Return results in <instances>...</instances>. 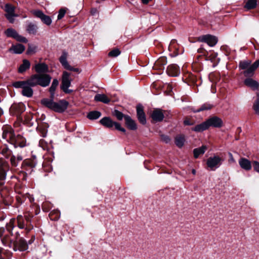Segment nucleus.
<instances>
[{
  "mask_svg": "<svg viewBox=\"0 0 259 259\" xmlns=\"http://www.w3.org/2000/svg\"><path fill=\"white\" fill-rule=\"evenodd\" d=\"M51 79L52 77L48 74H35L29 78V82L31 86L39 85L42 87H47L50 84Z\"/></svg>",
  "mask_w": 259,
  "mask_h": 259,
  "instance_id": "1",
  "label": "nucleus"
},
{
  "mask_svg": "<svg viewBox=\"0 0 259 259\" xmlns=\"http://www.w3.org/2000/svg\"><path fill=\"white\" fill-rule=\"evenodd\" d=\"M33 217V214L29 211L24 213V217L19 215L17 217L18 227L20 229H25L28 232L31 230L33 229V226L31 225V219Z\"/></svg>",
  "mask_w": 259,
  "mask_h": 259,
  "instance_id": "2",
  "label": "nucleus"
},
{
  "mask_svg": "<svg viewBox=\"0 0 259 259\" xmlns=\"http://www.w3.org/2000/svg\"><path fill=\"white\" fill-rule=\"evenodd\" d=\"M70 73L66 71H64L63 72L61 89L65 93H71L72 92V90L68 89L71 85L72 80L70 77Z\"/></svg>",
  "mask_w": 259,
  "mask_h": 259,
  "instance_id": "3",
  "label": "nucleus"
},
{
  "mask_svg": "<svg viewBox=\"0 0 259 259\" xmlns=\"http://www.w3.org/2000/svg\"><path fill=\"white\" fill-rule=\"evenodd\" d=\"M100 122L101 124L106 127L111 128L114 126L116 130L123 133L125 132V130L124 128L121 127L119 123L113 121L111 118L108 117H105L102 118L100 120Z\"/></svg>",
  "mask_w": 259,
  "mask_h": 259,
  "instance_id": "4",
  "label": "nucleus"
},
{
  "mask_svg": "<svg viewBox=\"0 0 259 259\" xmlns=\"http://www.w3.org/2000/svg\"><path fill=\"white\" fill-rule=\"evenodd\" d=\"M222 161L223 159L220 156L213 155L207 159L206 164L211 170H214L221 166Z\"/></svg>",
  "mask_w": 259,
  "mask_h": 259,
  "instance_id": "5",
  "label": "nucleus"
},
{
  "mask_svg": "<svg viewBox=\"0 0 259 259\" xmlns=\"http://www.w3.org/2000/svg\"><path fill=\"white\" fill-rule=\"evenodd\" d=\"M17 236L16 237V240L18 239V234H16ZM11 244H13V249L15 251L19 250L21 251H23L27 249L28 245L26 242L22 238H20L18 240H13L12 243Z\"/></svg>",
  "mask_w": 259,
  "mask_h": 259,
  "instance_id": "6",
  "label": "nucleus"
},
{
  "mask_svg": "<svg viewBox=\"0 0 259 259\" xmlns=\"http://www.w3.org/2000/svg\"><path fill=\"white\" fill-rule=\"evenodd\" d=\"M3 138L12 144L16 137L13 128L10 126L5 125L3 127Z\"/></svg>",
  "mask_w": 259,
  "mask_h": 259,
  "instance_id": "7",
  "label": "nucleus"
},
{
  "mask_svg": "<svg viewBox=\"0 0 259 259\" xmlns=\"http://www.w3.org/2000/svg\"><path fill=\"white\" fill-rule=\"evenodd\" d=\"M31 13L34 16L39 18L43 23L48 26L51 24L52 20L51 17L45 15L41 11L35 10L32 11Z\"/></svg>",
  "mask_w": 259,
  "mask_h": 259,
  "instance_id": "8",
  "label": "nucleus"
},
{
  "mask_svg": "<svg viewBox=\"0 0 259 259\" xmlns=\"http://www.w3.org/2000/svg\"><path fill=\"white\" fill-rule=\"evenodd\" d=\"M5 11L6 12V17L10 23H13L14 22V17L18 16L15 13V7L10 4H7L5 5Z\"/></svg>",
  "mask_w": 259,
  "mask_h": 259,
  "instance_id": "9",
  "label": "nucleus"
},
{
  "mask_svg": "<svg viewBox=\"0 0 259 259\" xmlns=\"http://www.w3.org/2000/svg\"><path fill=\"white\" fill-rule=\"evenodd\" d=\"M199 41L206 43L210 47L214 46L218 42V38L210 34L202 35L198 38Z\"/></svg>",
  "mask_w": 259,
  "mask_h": 259,
  "instance_id": "10",
  "label": "nucleus"
},
{
  "mask_svg": "<svg viewBox=\"0 0 259 259\" xmlns=\"http://www.w3.org/2000/svg\"><path fill=\"white\" fill-rule=\"evenodd\" d=\"M68 105L69 103L64 100H60L58 102H54L53 110L59 113L63 112L67 109Z\"/></svg>",
  "mask_w": 259,
  "mask_h": 259,
  "instance_id": "11",
  "label": "nucleus"
},
{
  "mask_svg": "<svg viewBox=\"0 0 259 259\" xmlns=\"http://www.w3.org/2000/svg\"><path fill=\"white\" fill-rule=\"evenodd\" d=\"M24 110L25 106L22 103L13 104L10 109L11 114L17 117L19 116Z\"/></svg>",
  "mask_w": 259,
  "mask_h": 259,
  "instance_id": "12",
  "label": "nucleus"
},
{
  "mask_svg": "<svg viewBox=\"0 0 259 259\" xmlns=\"http://www.w3.org/2000/svg\"><path fill=\"white\" fill-rule=\"evenodd\" d=\"M9 169L8 163L2 158H0V180H4L6 177L7 172Z\"/></svg>",
  "mask_w": 259,
  "mask_h": 259,
  "instance_id": "13",
  "label": "nucleus"
},
{
  "mask_svg": "<svg viewBox=\"0 0 259 259\" xmlns=\"http://www.w3.org/2000/svg\"><path fill=\"white\" fill-rule=\"evenodd\" d=\"M259 66V59L256 60L250 66L242 72L245 77H251L253 75L254 71Z\"/></svg>",
  "mask_w": 259,
  "mask_h": 259,
  "instance_id": "14",
  "label": "nucleus"
},
{
  "mask_svg": "<svg viewBox=\"0 0 259 259\" xmlns=\"http://www.w3.org/2000/svg\"><path fill=\"white\" fill-rule=\"evenodd\" d=\"M207 123L208 125V127L213 126L214 127H221L223 125V121L222 120L217 117L213 116L208 119L207 120Z\"/></svg>",
  "mask_w": 259,
  "mask_h": 259,
  "instance_id": "15",
  "label": "nucleus"
},
{
  "mask_svg": "<svg viewBox=\"0 0 259 259\" xmlns=\"http://www.w3.org/2000/svg\"><path fill=\"white\" fill-rule=\"evenodd\" d=\"M136 109L137 117L139 122L142 124H145L146 123V119L143 106L138 105Z\"/></svg>",
  "mask_w": 259,
  "mask_h": 259,
  "instance_id": "16",
  "label": "nucleus"
},
{
  "mask_svg": "<svg viewBox=\"0 0 259 259\" xmlns=\"http://www.w3.org/2000/svg\"><path fill=\"white\" fill-rule=\"evenodd\" d=\"M9 234L10 233L7 232V229L5 230L4 228H0V237L2 242L5 244L12 243L13 241V239L10 238L9 236Z\"/></svg>",
  "mask_w": 259,
  "mask_h": 259,
  "instance_id": "17",
  "label": "nucleus"
},
{
  "mask_svg": "<svg viewBox=\"0 0 259 259\" xmlns=\"http://www.w3.org/2000/svg\"><path fill=\"white\" fill-rule=\"evenodd\" d=\"M167 74L171 76H178L180 73L179 67L176 64H171L168 66L167 69Z\"/></svg>",
  "mask_w": 259,
  "mask_h": 259,
  "instance_id": "18",
  "label": "nucleus"
},
{
  "mask_svg": "<svg viewBox=\"0 0 259 259\" xmlns=\"http://www.w3.org/2000/svg\"><path fill=\"white\" fill-rule=\"evenodd\" d=\"M34 69L37 72L36 74H47V73L49 72V67L44 63H40L35 64Z\"/></svg>",
  "mask_w": 259,
  "mask_h": 259,
  "instance_id": "19",
  "label": "nucleus"
},
{
  "mask_svg": "<svg viewBox=\"0 0 259 259\" xmlns=\"http://www.w3.org/2000/svg\"><path fill=\"white\" fill-rule=\"evenodd\" d=\"M167 64V59L165 57L159 58L155 63L153 67L155 69L162 70L164 68V66Z\"/></svg>",
  "mask_w": 259,
  "mask_h": 259,
  "instance_id": "20",
  "label": "nucleus"
},
{
  "mask_svg": "<svg viewBox=\"0 0 259 259\" xmlns=\"http://www.w3.org/2000/svg\"><path fill=\"white\" fill-rule=\"evenodd\" d=\"M151 117L155 122H159L163 120L164 118V114L161 110L156 109L152 112Z\"/></svg>",
  "mask_w": 259,
  "mask_h": 259,
  "instance_id": "21",
  "label": "nucleus"
},
{
  "mask_svg": "<svg viewBox=\"0 0 259 259\" xmlns=\"http://www.w3.org/2000/svg\"><path fill=\"white\" fill-rule=\"evenodd\" d=\"M12 144H13L15 147H24L26 145V140L21 136L17 135L14 140V142H12Z\"/></svg>",
  "mask_w": 259,
  "mask_h": 259,
  "instance_id": "22",
  "label": "nucleus"
},
{
  "mask_svg": "<svg viewBox=\"0 0 259 259\" xmlns=\"http://www.w3.org/2000/svg\"><path fill=\"white\" fill-rule=\"evenodd\" d=\"M239 164L240 167L245 170H249L251 168V162L245 158H241L239 160Z\"/></svg>",
  "mask_w": 259,
  "mask_h": 259,
  "instance_id": "23",
  "label": "nucleus"
},
{
  "mask_svg": "<svg viewBox=\"0 0 259 259\" xmlns=\"http://www.w3.org/2000/svg\"><path fill=\"white\" fill-rule=\"evenodd\" d=\"M33 86L30 85L29 84H27L25 85L22 89L21 94L23 96L30 98L33 96V91L31 87Z\"/></svg>",
  "mask_w": 259,
  "mask_h": 259,
  "instance_id": "24",
  "label": "nucleus"
},
{
  "mask_svg": "<svg viewBox=\"0 0 259 259\" xmlns=\"http://www.w3.org/2000/svg\"><path fill=\"white\" fill-rule=\"evenodd\" d=\"M125 124L127 127L131 130H136L137 128V124L135 121L133 120L128 115L124 116Z\"/></svg>",
  "mask_w": 259,
  "mask_h": 259,
  "instance_id": "25",
  "label": "nucleus"
},
{
  "mask_svg": "<svg viewBox=\"0 0 259 259\" xmlns=\"http://www.w3.org/2000/svg\"><path fill=\"white\" fill-rule=\"evenodd\" d=\"M244 84L253 90H257L259 86V83L256 81L250 78L245 79Z\"/></svg>",
  "mask_w": 259,
  "mask_h": 259,
  "instance_id": "26",
  "label": "nucleus"
},
{
  "mask_svg": "<svg viewBox=\"0 0 259 259\" xmlns=\"http://www.w3.org/2000/svg\"><path fill=\"white\" fill-rule=\"evenodd\" d=\"M25 50V47L22 44L13 45L10 49V51H13L15 54H21Z\"/></svg>",
  "mask_w": 259,
  "mask_h": 259,
  "instance_id": "27",
  "label": "nucleus"
},
{
  "mask_svg": "<svg viewBox=\"0 0 259 259\" xmlns=\"http://www.w3.org/2000/svg\"><path fill=\"white\" fill-rule=\"evenodd\" d=\"M94 100L97 102H101L105 104L109 103L111 100L105 94H97Z\"/></svg>",
  "mask_w": 259,
  "mask_h": 259,
  "instance_id": "28",
  "label": "nucleus"
},
{
  "mask_svg": "<svg viewBox=\"0 0 259 259\" xmlns=\"http://www.w3.org/2000/svg\"><path fill=\"white\" fill-rule=\"evenodd\" d=\"M208 128L207 121H205L199 124H197L192 128V130L196 132H201Z\"/></svg>",
  "mask_w": 259,
  "mask_h": 259,
  "instance_id": "29",
  "label": "nucleus"
},
{
  "mask_svg": "<svg viewBox=\"0 0 259 259\" xmlns=\"http://www.w3.org/2000/svg\"><path fill=\"white\" fill-rule=\"evenodd\" d=\"M207 147L205 145L202 146L201 147L195 148L193 150L194 156L195 158H197L199 155L203 154L207 149Z\"/></svg>",
  "mask_w": 259,
  "mask_h": 259,
  "instance_id": "30",
  "label": "nucleus"
},
{
  "mask_svg": "<svg viewBox=\"0 0 259 259\" xmlns=\"http://www.w3.org/2000/svg\"><path fill=\"white\" fill-rule=\"evenodd\" d=\"M59 84L58 80L55 78L53 79V82L52 83L51 86L49 89V92L51 94V98L54 99L55 97V92L57 87H58Z\"/></svg>",
  "mask_w": 259,
  "mask_h": 259,
  "instance_id": "31",
  "label": "nucleus"
},
{
  "mask_svg": "<svg viewBox=\"0 0 259 259\" xmlns=\"http://www.w3.org/2000/svg\"><path fill=\"white\" fill-rule=\"evenodd\" d=\"M67 53L63 52L62 56L60 57L59 60L62 66L65 68L70 67V65L67 61Z\"/></svg>",
  "mask_w": 259,
  "mask_h": 259,
  "instance_id": "32",
  "label": "nucleus"
},
{
  "mask_svg": "<svg viewBox=\"0 0 259 259\" xmlns=\"http://www.w3.org/2000/svg\"><path fill=\"white\" fill-rule=\"evenodd\" d=\"M43 99L41 100V103L45 106L53 110V105L54 102L53 101L54 99Z\"/></svg>",
  "mask_w": 259,
  "mask_h": 259,
  "instance_id": "33",
  "label": "nucleus"
},
{
  "mask_svg": "<svg viewBox=\"0 0 259 259\" xmlns=\"http://www.w3.org/2000/svg\"><path fill=\"white\" fill-rule=\"evenodd\" d=\"M30 66V62L27 60H24L22 64L19 68V72L22 73L29 69Z\"/></svg>",
  "mask_w": 259,
  "mask_h": 259,
  "instance_id": "34",
  "label": "nucleus"
},
{
  "mask_svg": "<svg viewBox=\"0 0 259 259\" xmlns=\"http://www.w3.org/2000/svg\"><path fill=\"white\" fill-rule=\"evenodd\" d=\"M101 115V113L99 111H93L89 112L87 115V117L91 120H95L99 118Z\"/></svg>",
  "mask_w": 259,
  "mask_h": 259,
  "instance_id": "35",
  "label": "nucleus"
},
{
  "mask_svg": "<svg viewBox=\"0 0 259 259\" xmlns=\"http://www.w3.org/2000/svg\"><path fill=\"white\" fill-rule=\"evenodd\" d=\"M15 219H12L10 222L7 224L6 229L9 233H10L11 236H13L12 230L15 227Z\"/></svg>",
  "mask_w": 259,
  "mask_h": 259,
  "instance_id": "36",
  "label": "nucleus"
},
{
  "mask_svg": "<svg viewBox=\"0 0 259 259\" xmlns=\"http://www.w3.org/2000/svg\"><path fill=\"white\" fill-rule=\"evenodd\" d=\"M37 29V26L32 23H30L28 24L26 27L27 31L30 34H34L36 33Z\"/></svg>",
  "mask_w": 259,
  "mask_h": 259,
  "instance_id": "37",
  "label": "nucleus"
},
{
  "mask_svg": "<svg viewBox=\"0 0 259 259\" xmlns=\"http://www.w3.org/2000/svg\"><path fill=\"white\" fill-rule=\"evenodd\" d=\"M251 61L250 60L241 61L239 62V68L242 70H246L247 68L250 66Z\"/></svg>",
  "mask_w": 259,
  "mask_h": 259,
  "instance_id": "38",
  "label": "nucleus"
},
{
  "mask_svg": "<svg viewBox=\"0 0 259 259\" xmlns=\"http://www.w3.org/2000/svg\"><path fill=\"white\" fill-rule=\"evenodd\" d=\"M5 33L7 36L9 37H13L15 39L18 34L15 29L11 28L7 29L5 31Z\"/></svg>",
  "mask_w": 259,
  "mask_h": 259,
  "instance_id": "39",
  "label": "nucleus"
},
{
  "mask_svg": "<svg viewBox=\"0 0 259 259\" xmlns=\"http://www.w3.org/2000/svg\"><path fill=\"white\" fill-rule=\"evenodd\" d=\"M27 84H29V79L25 81H18L14 82L13 83V85L15 88H22L23 89L24 87Z\"/></svg>",
  "mask_w": 259,
  "mask_h": 259,
  "instance_id": "40",
  "label": "nucleus"
},
{
  "mask_svg": "<svg viewBox=\"0 0 259 259\" xmlns=\"http://www.w3.org/2000/svg\"><path fill=\"white\" fill-rule=\"evenodd\" d=\"M1 153L8 158L12 155V151L7 146H5L2 148Z\"/></svg>",
  "mask_w": 259,
  "mask_h": 259,
  "instance_id": "41",
  "label": "nucleus"
},
{
  "mask_svg": "<svg viewBox=\"0 0 259 259\" xmlns=\"http://www.w3.org/2000/svg\"><path fill=\"white\" fill-rule=\"evenodd\" d=\"M257 4V0H246L245 8L247 9L254 8Z\"/></svg>",
  "mask_w": 259,
  "mask_h": 259,
  "instance_id": "42",
  "label": "nucleus"
},
{
  "mask_svg": "<svg viewBox=\"0 0 259 259\" xmlns=\"http://www.w3.org/2000/svg\"><path fill=\"white\" fill-rule=\"evenodd\" d=\"M185 138L184 136H179L175 138V143L179 147H182L184 143Z\"/></svg>",
  "mask_w": 259,
  "mask_h": 259,
  "instance_id": "43",
  "label": "nucleus"
},
{
  "mask_svg": "<svg viewBox=\"0 0 259 259\" xmlns=\"http://www.w3.org/2000/svg\"><path fill=\"white\" fill-rule=\"evenodd\" d=\"M253 108L255 113L259 115V93L257 94V98L253 104Z\"/></svg>",
  "mask_w": 259,
  "mask_h": 259,
  "instance_id": "44",
  "label": "nucleus"
},
{
  "mask_svg": "<svg viewBox=\"0 0 259 259\" xmlns=\"http://www.w3.org/2000/svg\"><path fill=\"white\" fill-rule=\"evenodd\" d=\"M212 106L210 104H204L202 105L200 108L198 109L196 111V112H200V111H202L203 110H209V109H210L212 108Z\"/></svg>",
  "mask_w": 259,
  "mask_h": 259,
  "instance_id": "45",
  "label": "nucleus"
},
{
  "mask_svg": "<svg viewBox=\"0 0 259 259\" xmlns=\"http://www.w3.org/2000/svg\"><path fill=\"white\" fill-rule=\"evenodd\" d=\"M120 54V51L118 49H115L110 51L108 55L110 57H116L118 56Z\"/></svg>",
  "mask_w": 259,
  "mask_h": 259,
  "instance_id": "46",
  "label": "nucleus"
},
{
  "mask_svg": "<svg viewBox=\"0 0 259 259\" xmlns=\"http://www.w3.org/2000/svg\"><path fill=\"white\" fill-rule=\"evenodd\" d=\"M114 114L117 117V118L119 120H121L123 119V118H124V116H125L122 112H121L117 110H115L114 111Z\"/></svg>",
  "mask_w": 259,
  "mask_h": 259,
  "instance_id": "47",
  "label": "nucleus"
},
{
  "mask_svg": "<svg viewBox=\"0 0 259 259\" xmlns=\"http://www.w3.org/2000/svg\"><path fill=\"white\" fill-rule=\"evenodd\" d=\"M10 162L12 166L16 167L18 165V161L16 160V156L12 155L10 159Z\"/></svg>",
  "mask_w": 259,
  "mask_h": 259,
  "instance_id": "48",
  "label": "nucleus"
},
{
  "mask_svg": "<svg viewBox=\"0 0 259 259\" xmlns=\"http://www.w3.org/2000/svg\"><path fill=\"white\" fill-rule=\"evenodd\" d=\"M15 39L19 41L26 43L27 42V39L25 37H23L19 34H18L17 37Z\"/></svg>",
  "mask_w": 259,
  "mask_h": 259,
  "instance_id": "49",
  "label": "nucleus"
},
{
  "mask_svg": "<svg viewBox=\"0 0 259 259\" xmlns=\"http://www.w3.org/2000/svg\"><path fill=\"white\" fill-rule=\"evenodd\" d=\"M66 13V11L64 9H61L59 11V14L58 15V19H61L65 15Z\"/></svg>",
  "mask_w": 259,
  "mask_h": 259,
  "instance_id": "50",
  "label": "nucleus"
},
{
  "mask_svg": "<svg viewBox=\"0 0 259 259\" xmlns=\"http://www.w3.org/2000/svg\"><path fill=\"white\" fill-rule=\"evenodd\" d=\"M253 165L254 170L259 173V162L256 161H254L253 162Z\"/></svg>",
  "mask_w": 259,
  "mask_h": 259,
  "instance_id": "51",
  "label": "nucleus"
},
{
  "mask_svg": "<svg viewBox=\"0 0 259 259\" xmlns=\"http://www.w3.org/2000/svg\"><path fill=\"white\" fill-rule=\"evenodd\" d=\"M161 139L162 141L166 143H168L170 141V139L169 138V137L165 135H161Z\"/></svg>",
  "mask_w": 259,
  "mask_h": 259,
  "instance_id": "52",
  "label": "nucleus"
},
{
  "mask_svg": "<svg viewBox=\"0 0 259 259\" xmlns=\"http://www.w3.org/2000/svg\"><path fill=\"white\" fill-rule=\"evenodd\" d=\"M35 49H36V47H31L29 45V47L28 48L27 53L28 54H31L32 53H34L35 52Z\"/></svg>",
  "mask_w": 259,
  "mask_h": 259,
  "instance_id": "53",
  "label": "nucleus"
},
{
  "mask_svg": "<svg viewBox=\"0 0 259 259\" xmlns=\"http://www.w3.org/2000/svg\"><path fill=\"white\" fill-rule=\"evenodd\" d=\"M229 161L230 162V163H235V160L233 157V156L232 155V153H229Z\"/></svg>",
  "mask_w": 259,
  "mask_h": 259,
  "instance_id": "54",
  "label": "nucleus"
},
{
  "mask_svg": "<svg viewBox=\"0 0 259 259\" xmlns=\"http://www.w3.org/2000/svg\"><path fill=\"white\" fill-rule=\"evenodd\" d=\"M184 123L185 125H191L193 124V123L188 119L185 120L184 121Z\"/></svg>",
  "mask_w": 259,
  "mask_h": 259,
  "instance_id": "55",
  "label": "nucleus"
},
{
  "mask_svg": "<svg viewBox=\"0 0 259 259\" xmlns=\"http://www.w3.org/2000/svg\"><path fill=\"white\" fill-rule=\"evenodd\" d=\"M67 69H68L69 70H70V71H75V72H77L78 71V69L74 68L71 67L70 65V67L67 68Z\"/></svg>",
  "mask_w": 259,
  "mask_h": 259,
  "instance_id": "56",
  "label": "nucleus"
},
{
  "mask_svg": "<svg viewBox=\"0 0 259 259\" xmlns=\"http://www.w3.org/2000/svg\"><path fill=\"white\" fill-rule=\"evenodd\" d=\"M22 159L23 157L21 155H17L16 157V160L18 162L22 160Z\"/></svg>",
  "mask_w": 259,
  "mask_h": 259,
  "instance_id": "57",
  "label": "nucleus"
},
{
  "mask_svg": "<svg viewBox=\"0 0 259 259\" xmlns=\"http://www.w3.org/2000/svg\"><path fill=\"white\" fill-rule=\"evenodd\" d=\"M142 2L144 4H147L151 0H141Z\"/></svg>",
  "mask_w": 259,
  "mask_h": 259,
  "instance_id": "58",
  "label": "nucleus"
},
{
  "mask_svg": "<svg viewBox=\"0 0 259 259\" xmlns=\"http://www.w3.org/2000/svg\"><path fill=\"white\" fill-rule=\"evenodd\" d=\"M97 12V10L96 9H92L91 10V13L93 15H94L95 14V13Z\"/></svg>",
  "mask_w": 259,
  "mask_h": 259,
  "instance_id": "59",
  "label": "nucleus"
},
{
  "mask_svg": "<svg viewBox=\"0 0 259 259\" xmlns=\"http://www.w3.org/2000/svg\"><path fill=\"white\" fill-rule=\"evenodd\" d=\"M3 114V111L1 108H0V116Z\"/></svg>",
  "mask_w": 259,
  "mask_h": 259,
  "instance_id": "60",
  "label": "nucleus"
},
{
  "mask_svg": "<svg viewBox=\"0 0 259 259\" xmlns=\"http://www.w3.org/2000/svg\"><path fill=\"white\" fill-rule=\"evenodd\" d=\"M192 172L193 175H195L196 174V170L194 169H193L192 170Z\"/></svg>",
  "mask_w": 259,
  "mask_h": 259,
  "instance_id": "61",
  "label": "nucleus"
}]
</instances>
